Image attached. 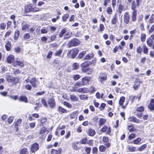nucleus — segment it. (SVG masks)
Segmentation results:
<instances>
[{
    "label": "nucleus",
    "instance_id": "1",
    "mask_svg": "<svg viewBox=\"0 0 154 154\" xmlns=\"http://www.w3.org/2000/svg\"><path fill=\"white\" fill-rule=\"evenodd\" d=\"M80 43V41L76 38H74L69 41L68 44L69 48L73 46L79 45Z\"/></svg>",
    "mask_w": 154,
    "mask_h": 154
},
{
    "label": "nucleus",
    "instance_id": "2",
    "mask_svg": "<svg viewBox=\"0 0 154 154\" xmlns=\"http://www.w3.org/2000/svg\"><path fill=\"white\" fill-rule=\"evenodd\" d=\"M142 0H136V3L134 1L132 2L131 5V8L135 9L137 7H138L141 3Z\"/></svg>",
    "mask_w": 154,
    "mask_h": 154
},
{
    "label": "nucleus",
    "instance_id": "3",
    "mask_svg": "<svg viewBox=\"0 0 154 154\" xmlns=\"http://www.w3.org/2000/svg\"><path fill=\"white\" fill-rule=\"evenodd\" d=\"M39 149L38 144L37 143H34L31 146L30 148V150L32 152H34L35 151H36Z\"/></svg>",
    "mask_w": 154,
    "mask_h": 154
},
{
    "label": "nucleus",
    "instance_id": "4",
    "mask_svg": "<svg viewBox=\"0 0 154 154\" xmlns=\"http://www.w3.org/2000/svg\"><path fill=\"white\" fill-rule=\"evenodd\" d=\"M133 11L131 16V20L132 21H135L136 20V16L137 14V11L135 9L131 8Z\"/></svg>",
    "mask_w": 154,
    "mask_h": 154
},
{
    "label": "nucleus",
    "instance_id": "5",
    "mask_svg": "<svg viewBox=\"0 0 154 154\" xmlns=\"http://www.w3.org/2000/svg\"><path fill=\"white\" fill-rule=\"evenodd\" d=\"M130 20V16L128 12H125L124 15V21L126 24L129 23Z\"/></svg>",
    "mask_w": 154,
    "mask_h": 154
},
{
    "label": "nucleus",
    "instance_id": "6",
    "mask_svg": "<svg viewBox=\"0 0 154 154\" xmlns=\"http://www.w3.org/2000/svg\"><path fill=\"white\" fill-rule=\"evenodd\" d=\"M101 131L103 132H106V134H109L111 132V128L106 125H104L101 129Z\"/></svg>",
    "mask_w": 154,
    "mask_h": 154
},
{
    "label": "nucleus",
    "instance_id": "7",
    "mask_svg": "<svg viewBox=\"0 0 154 154\" xmlns=\"http://www.w3.org/2000/svg\"><path fill=\"white\" fill-rule=\"evenodd\" d=\"M90 79V77H85L83 78L81 82L83 85L89 84Z\"/></svg>",
    "mask_w": 154,
    "mask_h": 154
},
{
    "label": "nucleus",
    "instance_id": "8",
    "mask_svg": "<svg viewBox=\"0 0 154 154\" xmlns=\"http://www.w3.org/2000/svg\"><path fill=\"white\" fill-rule=\"evenodd\" d=\"M48 104L50 107L53 108L55 106V102L53 99L50 98L48 100Z\"/></svg>",
    "mask_w": 154,
    "mask_h": 154
},
{
    "label": "nucleus",
    "instance_id": "9",
    "mask_svg": "<svg viewBox=\"0 0 154 154\" xmlns=\"http://www.w3.org/2000/svg\"><path fill=\"white\" fill-rule=\"evenodd\" d=\"M79 50L76 48L73 49L71 50L69 52L71 54V58H75Z\"/></svg>",
    "mask_w": 154,
    "mask_h": 154
},
{
    "label": "nucleus",
    "instance_id": "10",
    "mask_svg": "<svg viewBox=\"0 0 154 154\" xmlns=\"http://www.w3.org/2000/svg\"><path fill=\"white\" fill-rule=\"evenodd\" d=\"M25 10L26 12H29L30 11L35 12L37 11V10H34V8L31 4H30L25 7Z\"/></svg>",
    "mask_w": 154,
    "mask_h": 154
},
{
    "label": "nucleus",
    "instance_id": "11",
    "mask_svg": "<svg viewBox=\"0 0 154 154\" xmlns=\"http://www.w3.org/2000/svg\"><path fill=\"white\" fill-rule=\"evenodd\" d=\"M147 45L150 47L154 49V42L150 38H148L146 40Z\"/></svg>",
    "mask_w": 154,
    "mask_h": 154
},
{
    "label": "nucleus",
    "instance_id": "12",
    "mask_svg": "<svg viewBox=\"0 0 154 154\" xmlns=\"http://www.w3.org/2000/svg\"><path fill=\"white\" fill-rule=\"evenodd\" d=\"M118 21L117 13H116L113 16L111 21V23L112 25L116 24Z\"/></svg>",
    "mask_w": 154,
    "mask_h": 154
},
{
    "label": "nucleus",
    "instance_id": "13",
    "mask_svg": "<svg viewBox=\"0 0 154 154\" xmlns=\"http://www.w3.org/2000/svg\"><path fill=\"white\" fill-rule=\"evenodd\" d=\"M74 91L77 92H79L82 93H87L89 91L88 89L86 88H79L77 90H75Z\"/></svg>",
    "mask_w": 154,
    "mask_h": 154
},
{
    "label": "nucleus",
    "instance_id": "14",
    "mask_svg": "<svg viewBox=\"0 0 154 154\" xmlns=\"http://www.w3.org/2000/svg\"><path fill=\"white\" fill-rule=\"evenodd\" d=\"M148 108L151 110H154V100L151 99L149 104L148 106Z\"/></svg>",
    "mask_w": 154,
    "mask_h": 154
},
{
    "label": "nucleus",
    "instance_id": "15",
    "mask_svg": "<svg viewBox=\"0 0 154 154\" xmlns=\"http://www.w3.org/2000/svg\"><path fill=\"white\" fill-rule=\"evenodd\" d=\"M22 122V119H19L16 121L15 126V128L16 129V131H17L18 130V126H20V124Z\"/></svg>",
    "mask_w": 154,
    "mask_h": 154
},
{
    "label": "nucleus",
    "instance_id": "16",
    "mask_svg": "<svg viewBox=\"0 0 154 154\" xmlns=\"http://www.w3.org/2000/svg\"><path fill=\"white\" fill-rule=\"evenodd\" d=\"M78 114V111H76L72 112L70 114L69 116L71 119H75L77 117Z\"/></svg>",
    "mask_w": 154,
    "mask_h": 154
},
{
    "label": "nucleus",
    "instance_id": "17",
    "mask_svg": "<svg viewBox=\"0 0 154 154\" xmlns=\"http://www.w3.org/2000/svg\"><path fill=\"white\" fill-rule=\"evenodd\" d=\"M36 82L37 80L34 78H32L30 80L29 82L32 85V86L35 88H36L37 86L36 84Z\"/></svg>",
    "mask_w": 154,
    "mask_h": 154
},
{
    "label": "nucleus",
    "instance_id": "18",
    "mask_svg": "<svg viewBox=\"0 0 154 154\" xmlns=\"http://www.w3.org/2000/svg\"><path fill=\"white\" fill-rule=\"evenodd\" d=\"M14 60V57L13 55H9L7 58V61L8 63H11Z\"/></svg>",
    "mask_w": 154,
    "mask_h": 154
},
{
    "label": "nucleus",
    "instance_id": "19",
    "mask_svg": "<svg viewBox=\"0 0 154 154\" xmlns=\"http://www.w3.org/2000/svg\"><path fill=\"white\" fill-rule=\"evenodd\" d=\"M6 79L8 82L10 83L14 82L15 80V78L14 77L9 75L6 76Z\"/></svg>",
    "mask_w": 154,
    "mask_h": 154
},
{
    "label": "nucleus",
    "instance_id": "20",
    "mask_svg": "<svg viewBox=\"0 0 154 154\" xmlns=\"http://www.w3.org/2000/svg\"><path fill=\"white\" fill-rule=\"evenodd\" d=\"M19 31L18 30H16L15 31L14 37V40L15 41V42L17 41L18 39V38L19 36Z\"/></svg>",
    "mask_w": 154,
    "mask_h": 154
},
{
    "label": "nucleus",
    "instance_id": "21",
    "mask_svg": "<svg viewBox=\"0 0 154 154\" xmlns=\"http://www.w3.org/2000/svg\"><path fill=\"white\" fill-rule=\"evenodd\" d=\"M19 100L20 102H24L25 103L28 102V100L27 98L25 96H20L19 98Z\"/></svg>",
    "mask_w": 154,
    "mask_h": 154
},
{
    "label": "nucleus",
    "instance_id": "22",
    "mask_svg": "<svg viewBox=\"0 0 154 154\" xmlns=\"http://www.w3.org/2000/svg\"><path fill=\"white\" fill-rule=\"evenodd\" d=\"M106 78L107 76L105 74H101L99 77V81L102 83V81H105L106 79Z\"/></svg>",
    "mask_w": 154,
    "mask_h": 154
},
{
    "label": "nucleus",
    "instance_id": "23",
    "mask_svg": "<svg viewBox=\"0 0 154 154\" xmlns=\"http://www.w3.org/2000/svg\"><path fill=\"white\" fill-rule=\"evenodd\" d=\"M129 121L136 123H139L141 122L139 119H137L136 117H129Z\"/></svg>",
    "mask_w": 154,
    "mask_h": 154
},
{
    "label": "nucleus",
    "instance_id": "24",
    "mask_svg": "<svg viewBox=\"0 0 154 154\" xmlns=\"http://www.w3.org/2000/svg\"><path fill=\"white\" fill-rule=\"evenodd\" d=\"M61 149L59 148L57 150L52 149L51 150V154H60Z\"/></svg>",
    "mask_w": 154,
    "mask_h": 154
},
{
    "label": "nucleus",
    "instance_id": "25",
    "mask_svg": "<svg viewBox=\"0 0 154 154\" xmlns=\"http://www.w3.org/2000/svg\"><path fill=\"white\" fill-rule=\"evenodd\" d=\"M22 30H26L29 28V25L25 23H23L22 24Z\"/></svg>",
    "mask_w": 154,
    "mask_h": 154
},
{
    "label": "nucleus",
    "instance_id": "26",
    "mask_svg": "<svg viewBox=\"0 0 154 154\" xmlns=\"http://www.w3.org/2000/svg\"><path fill=\"white\" fill-rule=\"evenodd\" d=\"M123 10H125L124 6L120 4L118 6V11L119 14H121L122 13V11Z\"/></svg>",
    "mask_w": 154,
    "mask_h": 154
},
{
    "label": "nucleus",
    "instance_id": "27",
    "mask_svg": "<svg viewBox=\"0 0 154 154\" xmlns=\"http://www.w3.org/2000/svg\"><path fill=\"white\" fill-rule=\"evenodd\" d=\"M88 135L90 136H93L95 135V130L94 129H92L91 128H90L88 129Z\"/></svg>",
    "mask_w": 154,
    "mask_h": 154
},
{
    "label": "nucleus",
    "instance_id": "28",
    "mask_svg": "<svg viewBox=\"0 0 154 154\" xmlns=\"http://www.w3.org/2000/svg\"><path fill=\"white\" fill-rule=\"evenodd\" d=\"M106 120L103 118H101L99 119V126H101L103 125L106 122Z\"/></svg>",
    "mask_w": 154,
    "mask_h": 154
},
{
    "label": "nucleus",
    "instance_id": "29",
    "mask_svg": "<svg viewBox=\"0 0 154 154\" xmlns=\"http://www.w3.org/2000/svg\"><path fill=\"white\" fill-rule=\"evenodd\" d=\"M15 65H17V66H20L22 67H23L24 64L23 62L20 61H19L18 60H16L14 62V63Z\"/></svg>",
    "mask_w": 154,
    "mask_h": 154
},
{
    "label": "nucleus",
    "instance_id": "30",
    "mask_svg": "<svg viewBox=\"0 0 154 154\" xmlns=\"http://www.w3.org/2000/svg\"><path fill=\"white\" fill-rule=\"evenodd\" d=\"M79 142H77L76 143H74L72 144V146L73 149L75 150H78L80 149L77 146V144L79 143Z\"/></svg>",
    "mask_w": 154,
    "mask_h": 154
},
{
    "label": "nucleus",
    "instance_id": "31",
    "mask_svg": "<svg viewBox=\"0 0 154 154\" xmlns=\"http://www.w3.org/2000/svg\"><path fill=\"white\" fill-rule=\"evenodd\" d=\"M5 47L7 51H9L11 48V42H8L5 45Z\"/></svg>",
    "mask_w": 154,
    "mask_h": 154
},
{
    "label": "nucleus",
    "instance_id": "32",
    "mask_svg": "<svg viewBox=\"0 0 154 154\" xmlns=\"http://www.w3.org/2000/svg\"><path fill=\"white\" fill-rule=\"evenodd\" d=\"M70 100L72 101H77L79 100L78 98L76 96L71 95L70 96Z\"/></svg>",
    "mask_w": 154,
    "mask_h": 154
},
{
    "label": "nucleus",
    "instance_id": "33",
    "mask_svg": "<svg viewBox=\"0 0 154 154\" xmlns=\"http://www.w3.org/2000/svg\"><path fill=\"white\" fill-rule=\"evenodd\" d=\"M72 33L71 32H68L66 33L64 36V39H68L69 38L71 35Z\"/></svg>",
    "mask_w": 154,
    "mask_h": 154
},
{
    "label": "nucleus",
    "instance_id": "34",
    "mask_svg": "<svg viewBox=\"0 0 154 154\" xmlns=\"http://www.w3.org/2000/svg\"><path fill=\"white\" fill-rule=\"evenodd\" d=\"M20 154H29L27 148H23L20 151Z\"/></svg>",
    "mask_w": 154,
    "mask_h": 154
},
{
    "label": "nucleus",
    "instance_id": "35",
    "mask_svg": "<svg viewBox=\"0 0 154 154\" xmlns=\"http://www.w3.org/2000/svg\"><path fill=\"white\" fill-rule=\"evenodd\" d=\"M125 98L124 97H122L120 98L119 100V103L120 105L121 106H123V103L125 102Z\"/></svg>",
    "mask_w": 154,
    "mask_h": 154
},
{
    "label": "nucleus",
    "instance_id": "36",
    "mask_svg": "<svg viewBox=\"0 0 154 154\" xmlns=\"http://www.w3.org/2000/svg\"><path fill=\"white\" fill-rule=\"evenodd\" d=\"M66 32V29H63L61 30L60 33L59 34V37L60 38L62 37L63 35Z\"/></svg>",
    "mask_w": 154,
    "mask_h": 154
},
{
    "label": "nucleus",
    "instance_id": "37",
    "mask_svg": "<svg viewBox=\"0 0 154 154\" xmlns=\"http://www.w3.org/2000/svg\"><path fill=\"white\" fill-rule=\"evenodd\" d=\"M146 37V35L144 33H141L140 35V39L142 42H145Z\"/></svg>",
    "mask_w": 154,
    "mask_h": 154
},
{
    "label": "nucleus",
    "instance_id": "38",
    "mask_svg": "<svg viewBox=\"0 0 154 154\" xmlns=\"http://www.w3.org/2000/svg\"><path fill=\"white\" fill-rule=\"evenodd\" d=\"M154 21V14H152L148 21L149 24L152 23Z\"/></svg>",
    "mask_w": 154,
    "mask_h": 154
},
{
    "label": "nucleus",
    "instance_id": "39",
    "mask_svg": "<svg viewBox=\"0 0 154 154\" xmlns=\"http://www.w3.org/2000/svg\"><path fill=\"white\" fill-rule=\"evenodd\" d=\"M63 104L69 108H71L72 107V105L66 101H64L63 102Z\"/></svg>",
    "mask_w": 154,
    "mask_h": 154
},
{
    "label": "nucleus",
    "instance_id": "40",
    "mask_svg": "<svg viewBox=\"0 0 154 154\" xmlns=\"http://www.w3.org/2000/svg\"><path fill=\"white\" fill-rule=\"evenodd\" d=\"M94 56V54L93 53H91L87 55L85 57V59L89 60Z\"/></svg>",
    "mask_w": 154,
    "mask_h": 154
},
{
    "label": "nucleus",
    "instance_id": "41",
    "mask_svg": "<svg viewBox=\"0 0 154 154\" xmlns=\"http://www.w3.org/2000/svg\"><path fill=\"white\" fill-rule=\"evenodd\" d=\"M58 111L63 113L67 112V111L65 109L62 108L61 106H59L58 108Z\"/></svg>",
    "mask_w": 154,
    "mask_h": 154
},
{
    "label": "nucleus",
    "instance_id": "42",
    "mask_svg": "<svg viewBox=\"0 0 154 154\" xmlns=\"http://www.w3.org/2000/svg\"><path fill=\"white\" fill-rule=\"evenodd\" d=\"M141 141V139L140 137H138L136 139L133 140V143L135 144H138Z\"/></svg>",
    "mask_w": 154,
    "mask_h": 154
},
{
    "label": "nucleus",
    "instance_id": "43",
    "mask_svg": "<svg viewBox=\"0 0 154 154\" xmlns=\"http://www.w3.org/2000/svg\"><path fill=\"white\" fill-rule=\"evenodd\" d=\"M104 29V27L103 24H100L99 26V28L98 29V31L99 32H101L103 31Z\"/></svg>",
    "mask_w": 154,
    "mask_h": 154
},
{
    "label": "nucleus",
    "instance_id": "44",
    "mask_svg": "<svg viewBox=\"0 0 154 154\" xmlns=\"http://www.w3.org/2000/svg\"><path fill=\"white\" fill-rule=\"evenodd\" d=\"M107 13L109 14H111L112 12V10L110 7H108L106 8Z\"/></svg>",
    "mask_w": 154,
    "mask_h": 154
},
{
    "label": "nucleus",
    "instance_id": "45",
    "mask_svg": "<svg viewBox=\"0 0 154 154\" xmlns=\"http://www.w3.org/2000/svg\"><path fill=\"white\" fill-rule=\"evenodd\" d=\"M30 38V35L29 33H25L23 36V38L24 40L29 39Z\"/></svg>",
    "mask_w": 154,
    "mask_h": 154
},
{
    "label": "nucleus",
    "instance_id": "46",
    "mask_svg": "<svg viewBox=\"0 0 154 154\" xmlns=\"http://www.w3.org/2000/svg\"><path fill=\"white\" fill-rule=\"evenodd\" d=\"M86 53V51H83L80 52L79 54L78 57L79 58H82L84 55Z\"/></svg>",
    "mask_w": 154,
    "mask_h": 154
},
{
    "label": "nucleus",
    "instance_id": "47",
    "mask_svg": "<svg viewBox=\"0 0 154 154\" xmlns=\"http://www.w3.org/2000/svg\"><path fill=\"white\" fill-rule=\"evenodd\" d=\"M69 15L68 14H64L62 17V21H66L67 19L68 18Z\"/></svg>",
    "mask_w": 154,
    "mask_h": 154
},
{
    "label": "nucleus",
    "instance_id": "48",
    "mask_svg": "<svg viewBox=\"0 0 154 154\" xmlns=\"http://www.w3.org/2000/svg\"><path fill=\"white\" fill-rule=\"evenodd\" d=\"M46 132V128L44 127H43L41 128L39 131V134H41L45 133Z\"/></svg>",
    "mask_w": 154,
    "mask_h": 154
},
{
    "label": "nucleus",
    "instance_id": "49",
    "mask_svg": "<svg viewBox=\"0 0 154 154\" xmlns=\"http://www.w3.org/2000/svg\"><path fill=\"white\" fill-rule=\"evenodd\" d=\"M72 67L73 69H77L79 67V65L77 63H75L73 64Z\"/></svg>",
    "mask_w": 154,
    "mask_h": 154
},
{
    "label": "nucleus",
    "instance_id": "50",
    "mask_svg": "<svg viewBox=\"0 0 154 154\" xmlns=\"http://www.w3.org/2000/svg\"><path fill=\"white\" fill-rule=\"evenodd\" d=\"M142 51V49L140 46H139L136 49V51L137 53L141 54Z\"/></svg>",
    "mask_w": 154,
    "mask_h": 154
},
{
    "label": "nucleus",
    "instance_id": "51",
    "mask_svg": "<svg viewBox=\"0 0 154 154\" xmlns=\"http://www.w3.org/2000/svg\"><path fill=\"white\" fill-rule=\"evenodd\" d=\"M62 53V50L60 49L56 51L54 54L55 56H59Z\"/></svg>",
    "mask_w": 154,
    "mask_h": 154
},
{
    "label": "nucleus",
    "instance_id": "52",
    "mask_svg": "<svg viewBox=\"0 0 154 154\" xmlns=\"http://www.w3.org/2000/svg\"><path fill=\"white\" fill-rule=\"evenodd\" d=\"M41 103L45 107H48L47 104L46 102V100H45L44 98H43L42 99Z\"/></svg>",
    "mask_w": 154,
    "mask_h": 154
},
{
    "label": "nucleus",
    "instance_id": "53",
    "mask_svg": "<svg viewBox=\"0 0 154 154\" xmlns=\"http://www.w3.org/2000/svg\"><path fill=\"white\" fill-rule=\"evenodd\" d=\"M136 98V97L133 96H130L129 97V100L131 101V103H132L134 101V99Z\"/></svg>",
    "mask_w": 154,
    "mask_h": 154
},
{
    "label": "nucleus",
    "instance_id": "54",
    "mask_svg": "<svg viewBox=\"0 0 154 154\" xmlns=\"http://www.w3.org/2000/svg\"><path fill=\"white\" fill-rule=\"evenodd\" d=\"M144 108L143 106H141L139 107H138L136 108V110L138 112H142L144 110Z\"/></svg>",
    "mask_w": 154,
    "mask_h": 154
},
{
    "label": "nucleus",
    "instance_id": "55",
    "mask_svg": "<svg viewBox=\"0 0 154 154\" xmlns=\"http://www.w3.org/2000/svg\"><path fill=\"white\" fill-rule=\"evenodd\" d=\"M153 32H154V24L149 29L148 33L150 34Z\"/></svg>",
    "mask_w": 154,
    "mask_h": 154
},
{
    "label": "nucleus",
    "instance_id": "56",
    "mask_svg": "<svg viewBox=\"0 0 154 154\" xmlns=\"http://www.w3.org/2000/svg\"><path fill=\"white\" fill-rule=\"evenodd\" d=\"M99 150L101 152H104L106 150L105 147L103 145H101L100 146L99 148Z\"/></svg>",
    "mask_w": 154,
    "mask_h": 154
},
{
    "label": "nucleus",
    "instance_id": "57",
    "mask_svg": "<svg viewBox=\"0 0 154 154\" xmlns=\"http://www.w3.org/2000/svg\"><path fill=\"white\" fill-rule=\"evenodd\" d=\"M6 24L5 23H2L0 24V28L1 29L4 30L6 27Z\"/></svg>",
    "mask_w": 154,
    "mask_h": 154
},
{
    "label": "nucleus",
    "instance_id": "58",
    "mask_svg": "<svg viewBox=\"0 0 154 154\" xmlns=\"http://www.w3.org/2000/svg\"><path fill=\"white\" fill-rule=\"evenodd\" d=\"M146 144H143L138 149V150L139 151H141L143 150L144 148L146 147Z\"/></svg>",
    "mask_w": 154,
    "mask_h": 154
},
{
    "label": "nucleus",
    "instance_id": "59",
    "mask_svg": "<svg viewBox=\"0 0 154 154\" xmlns=\"http://www.w3.org/2000/svg\"><path fill=\"white\" fill-rule=\"evenodd\" d=\"M143 53L145 54H146L148 52V49L146 46L145 45H143Z\"/></svg>",
    "mask_w": 154,
    "mask_h": 154
},
{
    "label": "nucleus",
    "instance_id": "60",
    "mask_svg": "<svg viewBox=\"0 0 154 154\" xmlns=\"http://www.w3.org/2000/svg\"><path fill=\"white\" fill-rule=\"evenodd\" d=\"M128 129L130 132H132L133 131L134 128V126L133 125H129L128 126Z\"/></svg>",
    "mask_w": 154,
    "mask_h": 154
},
{
    "label": "nucleus",
    "instance_id": "61",
    "mask_svg": "<svg viewBox=\"0 0 154 154\" xmlns=\"http://www.w3.org/2000/svg\"><path fill=\"white\" fill-rule=\"evenodd\" d=\"M110 2V1L107 0H104L103 2V5L105 6V7H106L108 3Z\"/></svg>",
    "mask_w": 154,
    "mask_h": 154
},
{
    "label": "nucleus",
    "instance_id": "62",
    "mask_svg": "<svg viewBox=\"0 0 154 154\" xmlns=\"http://www.w3.org/2000/svg\"><path fill=\"white\" fill-rule=\"evenodd\" d=\"M80 98L82 100H86L88 99V97L84 95H82L80 96Z\"/></svg>",
    "mask_w": 154,
    "mask_h": 154
},
{
    "label": "nucleus",
    "instance_id": "63",
    "mask_svg": "<svg viewBox=\"0 0 154 154\" xmlns=\"http://www.w3.org/2000/svg\"><path fill=\"white\" fill-rule=\"evenodd\" d=\"M35 125V122H33L31 123H30L29 124V126L31 128H34Z\"/></svg>",
    "mask_w": 154,
    "mask_h": 154
},
{
    "label": "nucleus",
    "instance_id": "64",
    "mask_svg": "<svg viewBox=\"0 0 154 154\" xmlns=\"http://www.w3.org/2000/svg\"><path fill=\"white\" fill-rule=\"evenodd\" d=\"M56 38V35H52L50 37L51 42L54 41Z\"/></svg>",
    "mask_w": 154,
    "mask_h": 154
}]
</instances>
